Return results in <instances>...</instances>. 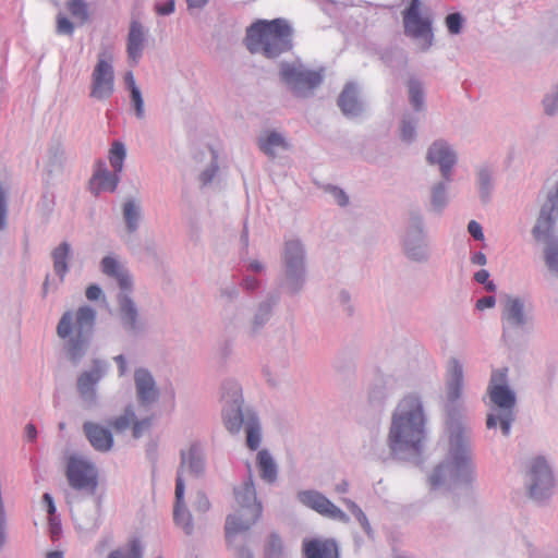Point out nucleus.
Segmentation results:
<instances>
[{"instance_id": "1", "label": "nucleus", "mask_w": 558, "mask_h": 558, "mask_svg": "<svg viewBox=\"0 0 558 558\" xmlns=\"http://www.w3.org/2000/svg\"><path fill=\"white\" fill-rule=\"evenodd\" d=\"M464 387L463 364L450 357L446 364V413L448 451L427 477L433 492H448L456 485L472 486L476 480V466L472 456V427L463 420L458 401Z\"/></svg>"}, {"instance_id": "2", "label": "nucleus", "mask_w": 558, "mask_h": 558, "mask_svg": "<svg viewBox=\"0 0 558 558\" xmlns=\"http://www.w3.org/2000/svg\"><path fill=\"white\" fill-rule=\"evenodd\" d=\"M426 415L421 398L408 395L391 413L386 444L390 456L400 461H416L427 438Z\"/></svg>"}, {"instance_id": "3", "label": "nucleus", "mask_w": 558, "mask_h": 558, "mask_svg": "<svg viewBox=\"0 0 558 558\" xmlns=\"http://www.w3.org/2000/svg\"><path fill=\"white\" fill-rule=\"evenodd\" d=\"M240 296V290L233 282L219 288L221 301L220 318L227 332L241 333L247 339L258 337L270 320L279 303V292L271 291L253 307L245 303H234Z\"/></svg>"}, {"instance_id": "4", "label": "nucleus", "mask_w": 558, "mask_h": 558, "mask_svg": "<svg viewBox=\"0 0 558 558\" xmlns=\"http://www.w3.org/2000/svg\"><path fill=\"white\" fill-rule=\"evenodd\" d=\"M206 456L203 444L192 440L180 450V463L177 470L173 520L186 535L194 532V521L191 511L184 500L185 485L187 481L198 480L205 475Z\"/></svg>"}, {"instance_id": "5", "label": "nucleus", "mask_w": 558, "mask_h": 558, "mask_svg": "<svg viewBox=\"0 0 558 558\" xmlns=\"http://www.w3.org/2000/svg\"><path fill=\"white\" fill-rule=\"evenodd\" d=\"M221 414L226 428L236 434L244 427L246 445L256 450L262 442V425L257 414L244 407L242 387L234 379H226L221 384Z\"/></svg>"}, {"instance_id": "6", "label": "nucleus", "mask_w": 558, "mask_h": 558, "mask_svg": "<svg viewBox=\"0 0 558 558\" xmlns=\"http://www.w3.org/2000/svg\"><path fill=\"white\" fill-rule=\"evenodd\" d=\"M292 37L293 29L287 20H259L247 28L245 44L250 52L275 59L292 49Z\"/></svg>"}, {"instance_id": "7", "label": "nucleus", "mask_w": 558, "mask_h": 558, "mask_svg": "<svg viewBox=\"0 0 558 558\" xmlns=\"http://www.w3.org/2000/svg\"><path fill=\"white\" fill-rule=\"evenodd\" d=\"M96 311L90 306H81L75 313L65 312L57 326V333L66 339L68 357L77 364L86 354L94 333Z\"/></svg>"}, {"instance_id": "8", "label": "nucleus", "mask_w": 558, "mask_h": 558, "mask_svg": "<svg viewBox=\"0 0 558 558\" xmlns=\"http://www.w3.org/2000/svg\"><path fill=\"white\" fill-rule=\"evenodd\" d=\"M487 395L495 409L487 414L486 427L493 429L499 426L502 435L508 437L515 420L517 405V393L508 384V368L492 372Z\"/></svg>"}, {"instance_id": "9", "label": "nucleus", "mask_w": 558, "mask_h": 558, "mask_svg": "<svg viewBox=\"0 0 558 558\" xmlns=\"http://www.w3.org/2000/svg\"><path fill=\"white\" fill-rule=\"evenodd\" d=\"M235 506L233 512L226 519V537L228 543L232 537L247 531L254 525L262 515L263 507L257 500L255 484L250 473L248 477L233 489Z\"/></svg>"}, {"instance_id": "10", "label": "nucleus", "mask_w": 558, "mask_h": 558, "mask_svg": "<svg viewBox=\"0 0 558 558\" xmlns=\"http://www.w3.org/2000/svg\"><path fill=\"white\" fill-rule=\"evenodd\" d=\"M306 248L296 238L284 241L281 254L280 287L289 295L301 293L306 284Z\"/></svg>"}, {"instance_id": "11", "label": "nucleus", "mask_w": 558, "mask_h": 558, "mask_svg": "<svg viewBox=\"0 0 558 558\" xmlns=\"http://www.w3.org/2000/svg\"><path fill=\"white\" fill-rule=\"evenodd\" d=\"M279 78L287 89L298 98H308L324 81V70H313L300 60L282 61Z\"/></svg>"}, {"instance_id": "12", "label": "nucleus", "mask_w": 558, "mask_h": 558, "mask_svg": "<svg viewBox=\"0 0 558 558\" xmlns=\"http://www.w3.org/2000/svg\"><path fill=\"white\" fill-rule=\"evenodd\" d=\"M523 483L529 498L538 505L546 504L553 497L555 476L544 457H535L527 462Z\"/></svg>"}, {"instance_id": "13", "label": "nucleus", "mask_w": 558, "mask_h": 558, "mask_svg": "<svg viewBox=\"0 0 558 558\" xmlns=\"http://www.w3.org/2000/svg\"><path fill=\"white\" fill-rule=\"evenodd\" d=\"M502 337L525 332L533 327L532 305L523 298L506 294L501 300Z\"/></svg>"}, {"instance_id": "14", "label": "nucleus", "mask_w": 558, "mask_h": 558, "mask_svg": "<svg viewBox=\"0 0 558 558\" xmlns=\"http://www.w3.org/2000/svg\"><path fill=\"white\" fill-rule=\"evenodd\" d=\"M402 246L405 256L413 262L426 263L429 259L430 251L424 225V217L417 208H413L408 211L407 228L402 239Z\"/></svg>"}, {"instance_id": "15", "label": "nucleus", "mask_w": 558, "mask_h": 558, "mask_svg": "<svg viewBox=\"0 0 558 558\" xmlns=\"http://www.w3.org/2000/svg\"><path fill=\"white\" fill-rule=\"evenodd\" d=\"M65 475L72 488L95 493L98 485V471L87 457L71 454L66 461Z\"/></svg>"}, {"instance_id": "16", "label": "nucleus", "mask_w": 558, "mask_h": 558, "mask_svg": "<svg viewBox=\"0 0 558 558\" xmlns=\"http://www.w3.org/2000/svg\"><path fill=\"white\" fill-rule=\"evenodd\" d=\"M117 317L124 332L132 338L143 336L147 325L129 292H120L117 295Z\"/></svg>"}, {"instance_id": "17", "label": "nucleus", "mask_w": 558, "mask_h": 558, "mask_svg": "<svg viewBox=\"0 0 558 558\" xmlns=\"http://www.w3.org/2000/svg\"><path fill=\"white\" fill-rule=\"evenodd\" d=\"M558 217V182L554 192L548 193L547 201L543 204L536 223L532 229V235L537 242L547 245L551 240H558L555 234V225Z\"/></svg>"}, {"instance_id": "18", "label": "nucleus", "mask_w": 558, "mask_h": 558, "mask_svg": "<svg viewBox=\"0 0 558 558\" xmlns=\"http://www.w3.org/2000/svg\"><path fill=\"white\" fill-rule=\"evenodd\" d=\"M89 97L98 101L109 99L114 93V69L105 53L98 54L97 63L90 76Z\"/></svg>"}, {"instance_id": "19", "label": "nucleus", "mask_w": 558, "mask_h": 558, "mask_svg": "<svg viewBox=\"0 0 558 558\" xmlns=\"http://www.w3.org/2000/svg\"><path fill=\"white\" fill-rule=\"evenodd\" d=\"M107 373V364L101 360H94L90 369L82 372L76 380L77 392L87 408L97 403V385Z\"/></svg>"}, {"instance_id": "20", "label": "nucleus", "mask_w": 558, "mask_h": 558, "mask_svg": "<svg viewBox=\"0 0 558 558\" xmlns=\"http://www.w3.org/2000/svg\"><path fill=\"white\" fill-rule=\"evenodd\" d=\"M298 500L327 519L341 523H348L350 521L345 512L318 490H301L298 493Z\"/></svg>"}, {"instance_id": "21", "label": "nucleus", "mask_w": 558, "mask_h": 558, "mask_svg": "<svg viewBox=\"0 0 558 558\" xmlns=\"http://www.w3.org/2000/svg\"><path fill=\"white\" fill-rule=\"evenodd\" d=\"M404 34L414 40L417 48L427 51L434 41L432 20L418 14L416 16H403Z\"/></svg>"}, {"instance_id": "22", "label": "nucleus", "mask_w": 558, "mask_h": 558, "mask_svg": "<svg viewBox=\"0 0 558 558\" xmlns=\"http://www.w3.org/2000/svg\"><path fill=\"white\" fill-rule=\"evenodd\" d=\"M426 160L429 165H437L441 178L451 181L452 168L457 163L454 149L444 140L435 141L427 149Z\"/></svg>"}, {"instance_id": "23", "label": "nucleus", "mask_w": 558, "mask_h": 558, "mask_svg": "<svg viewBox=\"0 0 558 558\" xmlns=\"http://www.w3.org/2000/svg\"><path fill=\"white\" fill-rule=\"evenodd\" d=\"M135 395L138 404L143 408H150L160 397V391L151 372L145 367L134 371Z\"/></svg>"}, {"instance_id": "24", "label": "nucleus", "mask_w": 558, "mask_h": 558, "mask_svg": "<svg viewBox=\"0 0 558 558\" xmlns=\"http://www.w3.org/2000/svg\"><path fill=\"white\" fill-rule=\"evenodd\" d=\"M100 270L104 275L114 279L121 292H130L133 287V279L122 262L117 257L108 255L100 260Z\"/></svg>"}, {"instance_id": "25", "label": "nucleus", "mask_w": 558, "mask_h": 558, "mask_svg": "<svg viewBox=\"0 0 558 558\" xmlns=\"http://www.w3.org/2000/svg\"><path fill=\"white\" fill-rule=\"evenodd\" d=\"M338 106L341 112L348 118L359 117L364 111V104L355 83L345 84L338 97Z\"/></svg>"}, {"instance_id": "26", "label": "nucleus", "mask_w": 558, "mask_h": 558, "mask_svg": "<svg viewBox=\"0 0 558 558\" xmlns=\"http://www.w3.org/2000/svg\"><path fill=\"white\" fill-rule=\"evenodd\" d=\"M305 558H339L338 544L332 538H310L303 541Z\"/></svg>"}, {"instance_id": "27", "label": "nucleus", "mask_w": 558, "mask_h": 558, "mask_svg": "<svg viewBox=\"0 0 558 558\" xmlns=\"http://www.w3.org/2000/svg\"><path fill=\"white\" fill-rule=\"evenodd\" d=\"M83 432L95 450L107 452L112 448L113 436L110 429L94 422H85Z\"/></svg>"}, {"instance_id": "28", "label": "nucleus", "mask_w": 558, "mask_h": 558, "mask_svg": "<svg viewBox=\"0 0 558 558\" xmlns=\"http://www.w3.org/2000/svg\"><path fill=\"white\" fill-rule=\"evenodd\" d=\"M121 172H111L102 161H98L97 169L90 180V190L95 195L102 191L114 192L120 182Z\"/></svg>"}, {"instance_id": "29", "label": "nucleus", "mask_w": 558, "mask_h": 558, "mask_svg": "<svg viewBox=\"0 0 558 558\" xmlns=\"http://www.w3.org/2000/svg\"><path fill=\"white\" fill-rule=\"evenodd\" d=\"M147 36V29L136 20L130 24L128 34L126 51L129 58L137 63L143 56Z\"/></svg>"}, {"instance_id": "30", "label": "nucleus", "mask_w": 558, "mask_h": 558, "mask_svg": "<svg viewBox=\"0 0 558 558\" xmlns=\"http://www.w3.org/2000/svg\"><path fill=\"white\" fill-rule=\"evenodd\" d=\"M494 174V167L487 162L475 167V185L483 204L489 203L492 198L495 187Z\"/></svg>"}, {"instance_id": "31", "label": "nucleus", "mask_w": 558, "mask_h": 558, "mask_svg": "<svg viewBox=\"0 0 558 558\" xmlns=\"http://www.w3.org/2000/svg\"><path fill=\"white\" fill-rule=\"evenodd\" d=\"M50 255L53 264V271L59 278L60 283H62L70 270V260L73 257L72 245L68 241H62L51 251Z\"/></svg>"}, {"instance_id": "32", "label": "nucleus", "mask_w": 558, "mask_h": 558, "mask_svg": "<svg viewBox=\"0 0 558 558\" xmlns=\"http://www.w3.org/2000/svg\"><path fill=\"white\" fill-rule=\"evenodd\" d=\"M258 147L265 155L274 159L280 151L287 150L289 144L280 133L270 131L258 137Z\"/></svg>"}, {"instance_id": "33", "label": "nucleus", "mask_w": 558, "mask_h": 558, "mask_svg": "<svg viewBox=\"0 0 558 558\" xmlns=\"http://www.w3.org/2000/svg\"><path fill=\"white\" fill-rule=\"evenodd\" d=\"M122 216L125 222V228L129 233H134L140 228L142 220V206L140 202L133 198H128L122 205Z\"/></svg>"}, {"instance_id": "34", "label": "nucleus", "mask_w": 558, "mask_h": 558, "mask_svg": "<svg viewBox=\"0 0 558 558\" xmlns=\"http://www.w3.org/2000/svg\"><path fill=\"white\" fill-rule=\"evenodd\" d=\"M451 181L436 182L430 187V206L435 213H441L449 204V189Z\"/></svg>"}, {"instance_id": "35", "label": "nucleus", "mask_w": 558, "mask_h": 558, "mask_svg": "<svg viewBox=\"0 0 558 558\" xmlns=\"http://www.w3.org/2000/svg\"><path fill=\"white\" fill-rule=\"evenodd\" d=\"M257 466L260 473V477L265 482L269 484L276 482L278 476V468L268 450L263 449L257 453Z\"/></svg>"}, {"instance_id": "36", "label": "nucleus", "mask_w": 558, "mask_h": 558, "mask_svg": "<svg viewBox=\"0 0 558 558\" xmlns=\"http://www.w3.org/2000/svg\"><path fill=\"white\" fill-rule=\"evenodd\" d=\"M408 97L411 107L416 112H424L426 110L425 90L423 83L416 77H410L408 83Z\"/></svg>"}, {"instance_id": "37", "label": "nucleus", "mask_w": 558, "mask_h": 558, "mask_svg": "<svg viewBox=\"0 0 558 558\" xmlns=\"http://www.w3.org/2000/svg\"><path fill=\"white\" fill-rule=\"evenodd\" d=\"M201 155L208 163L203 170H201L199 180L203 185H207L214 180L219 169L217 154L214 149L207 147Z\"/></svg>"}, {"instance_id": "38", "label": "nucleus", "mask_w": 558, "mask_h": 558, "mask_svg": "<svg viewBox=\"0 0 558 558\" xmlns=\"http://www.w3.org/2000/svg\"><path fill=\"white\" fill-rule=\"evenodd\" d=\"M107 558H143V546L137 538L109 553Z\"/></svg>"}, {"instance_id": "39", "label": "nucleus", "mask_w": 558, "mask_h": 558, "mask_svg": "<svg viewBox=\"0 0 558 558\" xmlns=\"http://www.w3.org/2000/svg\"><path fill=\"white\" fill-rule=\"evenodd\" d=\"M543 257L548 272L558 279V240H551L544 245Z\"/></svg>"}, {"instance_id": "40", "label": "nucleus", "mask_w": 558, "mask_h": 558, "mask_svg": "<svg viewBox=\"0 0 558 558\" xmlns=\"http://www.w3.org/2000/svg\"><path fill=\"white\" fill-rule=\"evenodd\" d=\"M135 410L132 404L125 407L124 412L111 418L108 424L114 429L116 433H123L132 427L133 421H135Z\"/></svg>"}, {"instance_id": "41", "label": "nucleus", "mask_w": 558, "mask_h": 558, "mask_svg": "<svg viewBox=\"0 0 558 558\" xmlns=\"http://www.w3.org/2000/svg\"><path fill=\"white\" fill-rule=\"evenodd\" d=\"M125 157L124 144L119 141L113 142L109 150V162L114 172H122Z\"/></svg>"}, {"instance_id": "42", "label": "nucleus", "mask_w": 558, "mask_h": 558, "mask_svg": "<svg viewBox=\"0 0 558 558\" xmlns=\"http://www.w3.org/2000/svg\"><path fill=\"white\" fill-rule=\"evenodd\" d=\"M264 558H286L281 537L272 532L265 544Z\"/></svg>"}, {"instance_id": "43", "label": "nucleus", "mask_w": 558, "mask_h": 558, "mask_svg": "<svg viewBox=\"0 0 558 558\" xmlns=\"http://www.w3.org/2000/svg\"><path fill=\"white\" fill-rule=\"evenodd\" d=\"M418 120L410 113H405L401 120L400 138L402 142L412 143L416 136Z\"/></svg>"}, {"instance_id": "44", "label": "nucleus", "mask_w": 558, "mask_h": 558, "mask_svg": "<svg viewBox=\"0 0 558 558\" xmlns=\"http://www.w3.org/2000/svg\"><path fill=\"white\" fill-rule=\"evenodd\" d=\"M543 109L546 116H558V82L553 86L542 100Z\"/></svg>"}, {"instance_id": "45", "label": "nucleus", "mask_w": 558, "mask_h": 558, "mask_svg": "<svg viewBox=\"0 0 558 558\" xmlns=\"http://www.w3.org/2000/svg\"><path fill=\"white\" fill-rule=\"evenodd\" d=\"M68 9L71 15L84 23L88 20L87 4L82 0H71L68 3Z\"/></svg>"}, {"instance_id": "46", "label": "nucleus", "mask_w": 558, "mask_h": 558, "mask_svg": "<svg viewBox=\"0 0 558 558\" xmlns=\"http://www.w3.org/2000/svg\"><path fill=\"white\" fill-rule=\"evenodd\" d=\"M131 104L137 119L145 118V106L141 89L130 92Z\"/></svg>"}, {"instance_id": "47", "label": "nucleus", "mask_w": 558, "mask_h": 558, "mask_svg": "<svg viewBox=\"0 0 558 558\" xmlns=\"http://www.w3.org/2000/svg\"><path fill=\"white\" fill-rule=\"evenodd\" d=\"M446 26L448 28V32L452 35H458L461 33L462 24H463V17L460 13L454 12L450 13L446 16Z\"/></svg>"}, {"instance_id": "48", "label": "nucleus", "mask_w": 558, "mask_h": 558, "mask_svg": "<svg viewBox=\"0 0 558 558\" xmlns=\"http://www.w3.org/2000/svg\"><path fill=\"white\" fill-rule=\"evenodd\" d=\"M150 425H151V420L149 417L138 420L135 416V421H133V424H132V436L135 439L141 438L144 435V433L150 428Z\"/></svg>"}, {"instance_id": "49", "label": "nucleus", "mask_w": 558, "mask_h": 558, "mask_svg": "<svg viewBox=\"0 0 558 558\" xmlns=\"http://www.w3.org/2000/svg\"><path fill=\"white\" fill-rule=\"evenodd\" d=\"M193 508L196 512H201V513H205L209 510L210 502H209L207 495L204 492L198 490L196 493L194 500H193Z\"/></svg>"}, {"instance_id": "50", "label": "nucleus", "mask_w": 558, "mask_h": 558, "mask_svg": "<svg viewBox=\"0 0 558 558\" xmlns=\"http://www.w3.org/2000/svg\"><path fill=\"white\" fill-rule=\"evenodd\" d=\"M326 192L339 206H345L349 203L348 195L338 186L329 185Z\"/></svg>"}, {"instance_id": "51", "label": "nucleus", "mask_w": 558, "mask_h": 558, "mask_svg": "<svg viewBox=\"0 0 558 558\" xmlns=\"http://www.w3.org/2000/svg\"><path fill=\"white\" fill-rule=\"evenodd\" d=\"M57 32L60 35H72L74 32L73 23L66 17L59 15L57 21Z\"/></svg>"}, {"instance_id": "52", "label": "nucleus", "mask_w": 558, "mask_h": 558, "mask_svg": "<svg viewBox=\"0 0 558 558\" xmlns=\"http://www.w3.org/2000/svg\"><path fill=\"white\" fill-rule=\"evenodd\" d=\"M240 286L247 292H254L260 287V282L255 277L246 275L242 278Z\"/></svg>"}, {"instance_id": "53", "label": "nucleus", "mask_w": 558, "mask_h": 558, "mask_svg": "<svg viewBox=\"0 0 558 558\" xmlns=\"http://www.w3.org/2000/svg\"><path fill=\"white\" fill-rule=\"evenodd\" d=\"M468 231L476 241L484 240L483 228L477 221L471 220L468 225Z\"/></svg>"}, {"instance_id": "54", "label": "nucleus", "mask_w": 558, "mask_h": 558, "mask_svg": "<svg viewBox=\"0 0 558 558\" xmlns=\"http://www.w3.org/2000/svg\"><path fill=\"white\" fill-rule=\"evenodd\" d=\"M337 302L343 306V310L347 311L349 314L352 313V306H351V295L348 291L341 290L339 291L337 295Z\"/></svg>"}, {"instance_id": "55", "label": "nucleus", "mask_w": 558, "mask_h": 558, "mask_svg": "<svg viewBox=\"0 0 558 558\" xmlns=\"http://www.w3.org/2000/svg\"><path fill=\"white\" fill-rule=\"evenodd\" d=\"M49 531L52 539H57L61 533V523L56 514L49 515Z\"/></svg>"}, {"instance_id": "56", "label": "nucleus", "mask_w": 558, "mask_h": 558, "mask_svg": "<svg viewBox=\"0 0 558 558\" xmlns=\"http://www.w3.org/2000/svg\"><path fill=\"white\" fill-rule=\"evenodd\" d=\"M175 9L174 0H166L163 3H159L156 5L157 13L160 15H169Z\"/></svg>"}, {"instance_id": "57", "label": "nucleus", "mask_w": 558, "mask_h": 558, "mask_svg": "<svg viewBox=\"0 0 558 558\" xmlns=\"http://www.w3.org/2000/svg\"><path fill=\"white\" fill-rule=\"evenodd\" d=\"M85 295L89 301H97L102 296V290L98 284H90L87 287Z\"/></svg>"}, {"instance_id": "58", "label": "nucleus", "mask_w": 558, "mask_h": 558, "mask_svg": "<svg viewBox=\"0 0 558 558\" xmlns=\"http://www.w3.org/2000/svg\"><path fill=\"white\" fill-rule=\"evenodd\" d=\"M496 304V299L495 296H492V295H488V296H483L481 299H478L476 301V308L478 311H484L486 308H492L494 307Z\"/></svg>"}, {"instance_id": "59", "label": "nucleus", "mask_w": 558, "mask_h": 558, "mask_svg": "<svg viewBox=\"0 0 558 558\" xmlns=\"http://www.w3.org/2000/svg\"><path fill=\"white\" fill-rule=\"evenodd\" d=\"M421 1L420 0H411L409 7L403 11V16H416L420 13Z\"/></svg>"}, {"instance_id": "60", "label": "nucleus", "mask_w": 558, "mask_h": 558, "mask_svg": "<svg viewBox=\"0 0 558 558\" xmlns=\"http://www.w3.org/2000/svg\"><path fill=\"white\" fill-rule=\"evenodd\" d=\"M113 361L116 362L118 366V374L120 377L124 376L128 372V363L123 354H119L113 357Z\"/></svg>"}, {"instance_id": "61", "label": "nucleus", "mask_w": 558, "mask_h": 558, "mask_svg": "<svg viewBox=\"0 0 558 558\" xmlns=\"http://www.w3.org/2000/svg\"><path fill=\"white\" fill-rule=\"evenodd\" d=\"M356 521L360 523L361 527L364 530V532L371 536L373 533L372 526L368 522V519L364 512L357 513L355 517Z\"/></svg>"}, {"instance_id": "62", "label": "nucleus", "mask_w": 558, "mask_h": 558, "mask_svg": "<svg viewBox=\"0 0 558 558\" xmlns=\"http://www.w3.org/2000/svg\"><path fill=\"white\" fill-rule=\"evenodd\" d=\"M549 35L558 38V15H550L547 20Z\"/></svg>"}, {"instance_id": "63", "label": "nucleus", "mask_w": 558, "mask_h": 558, "mask_svg": "<svg viewBox=\"0 0 558 558\" xmlns=\"http://www.w3.org/2000/svg\"><path fill=\"white\" fill-rule=\"evenodd\" d=\"M246 269L251 272L260 274L264 271L265 265L257 259H252L247 262Z\"/></svg>"}, {"instance_id": "64", "label": "nucleus", "mask_w": 558, "mask_h": 558, "mask_svg": "<svg viewBox=\"0 0 558 558\" xmlns=\"http://www.w3.org/2000/svg\"><path fill=\"white\" fill-rule=\"evenodd\" d=\"M234 556L236 558H254L252 550L244 545L234 548Z\"/></svg>"}]
</instances>
